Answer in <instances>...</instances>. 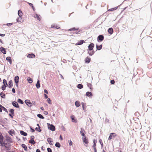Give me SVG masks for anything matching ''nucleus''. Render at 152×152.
<instances>
[{
	"mask_svg": "<svg viewBox=\"0 0 152 152\" xmlns=\"http://www.w3.org/2000/svg\"><path fill=\"white\" fill-rule=\"evenodd\" d=\"M12 142V139L11 138L7 137L4 141V145L5 146L6 149L8 150L9 148V147L10 146V144Z\"/></svg>",
	"mask_w": 152,
	"mask_h": 152,
	"instance_id": "obj_1",
	"label": "nucleus"
},
{
	"mask_svg": "<svg viewBox=\"0 0 152 152\" xmlns=\"http://www.w3.org/2000/svg\"><path fill=\"white\" fill-rule=\"evenodd\" d=\"M47 125L48 129L52 131H54L55 130V126L52 124H50L49 123H47Z\"/></svg>",
	"mask_w": 152,
	"mask_h": 152,
	"instance_id": "obj_2",
	"label": "nucleus"
},
{
	"mask_svg": "<svg viewBox=\"0 0 152 152\" xmlns=\"http://www.w3.org/2000/svg\"><path fill=\"white\" fill-rule=\"evenodd\" d=\"M83 140L84 145L86 147H87L88 142V140L86 139V136H84L83 137Z\"/></svg>",
	"mask_w": 152,
	"mask_h": 152,
	"instance_id": "obj_3",
	"label": "nucleus"
},
{
	"mask_svg": "<svg viewBox=\"0 0 152 152\" xmlns=\"http://www.w3.org/2000/svg\"><path fill=\"white\" fill-rule=\"evenodd\" d=\"M116 136V134L114 133H113L110 134V135L108 138V140H111L112 139L114 138Z\"/></svg>",
	"mask_w": 152,
	"mask_h": 152,
	"instance_id": "obj_4",
	"label": "nucleus"
},
{
	"mask_svg": "<svg viewBox=\"0 0 152 152\" xmlns=\"http://www.w3.org/2000/svg\"><path fill=\"white\" fill-rule=\"evenodd\" d=\"M3 138L2 134L0 133V143L2 145H4Z\"/></svg>",
	"mask_w": 152,
	"mask_h": 152,
	"instance_id": "obj_5",
	"label": "nucleus"
},
{
	"mask_svg": "<svg viewBox=\"0 0 152 152\" xmlns=\"http://www.w3.org/2000/svg\"><path fill=\"white\" fill-rule=\"evenodd\" d=\"M25 103L29 107H31L32 105V104L30 102L29 100H26Z\"/></svg>",
	"mask_w": 152,
	"mask_h": 152,
	"instance_id": "obj_6",
	"label": "nucleus"
},
{
	"mask_svg": "<svg viewBox=\"0 0 152 152\" xmlns=\"http://www.w3.org/2000/svg\"><path fill=\"white\" fill-rule=\"evenodd\" d=\"M15 81L16 85L17 86H18V84L19 82V77L18 76H16L15 77Z\"/></svg>",
	"mask_w": 152,
	"mask_h": 152,
	"instance_id": "obj_7",
	"label": "nucleus"
},
{
	"mask_svg": "<svg viewBox=\"0 0 152 152\" xmlns=\"http://www.w3.org/2000/svg\"><path fill=\"white\" fill-rule=\"evenodd\" d=\"M47 141L50 145H53V141L51 138H48Z\"/></svg>",
	"mask_w": 152,
	"mask_h": 152,
	"instance_id": "obj_8",
	"label": "nucleus"
},
{
	"mask_svg": "<svg viewBox=\"0 0 152 152\" xmlns=\"http://www.w3.org/2000/svg\"><path fill=\"white\" fill-rule=\"evenodd\" d=\"M94 44L93 43H91V44H90L89 45L88 47V49L90 50H93V48L94 47Z\"/></svg>",
	"mask_w": 152,
	"mask_h": 152,
	"instance_id": "obj_9",
	"label": "nucleus"
},
{
	"mask_svg": "<svg viewBox=\"0 0 152 152\" xmlns=\"http://www.w3.org/2000/svg\"><path fill=\"white\" fill-rule=\"evenodd\" d=\"M34 18H37V20L40 21L41 20V17L39 15H38L37 14H36L34 16Z\"/></svg>",
	"mask_w": 152,
	"mask_h": 152,
	"instance_id": "obj_10",
	"label": "nucleus"
},
{
	"mask_svg": "<svg viewBox=\"0 0 152 152\" xmlns=\"http://www.w3.org/2000/svg\"><path fill=\"white\" fill-rule=\"evenodd\" d=\"M0 51H1L3 54H6V51L5 49L2 47H0Z\"/></svg>",
	"mask_w": 152,
	"mask_h": 152,
	"instance_id": "obj_11",
	"label": "nucleus"
},
{
	"mask_svg": "<svg viewBox=\"0 0 152 152\" xmlns=\"http://www.w3.org/2000/svg\"><path fill=\"white\" fill-rule=\"evenodd\" d=\"M84 42V41L83 40H81L77 42L76 44V45H79L82 44Z\"/></svg>",
	"mask_w": 152,
	"mask_h": 152,
	"instance_id": "obj_12",
	"label": "nucleus"
},
{
	"mask_svg": "<svg viewBox=\"0 0 152 152\" xmlns=\"http://www.w3.org/2000/svg\"><path fill=\"white\" fill-rule=\"evenodd\" d=\"M35 57V55L33 53L29 54L27 56V57L30 58H34Z\"/></svg>",
	"mask_w": 152,
	"mask_h": 152,
	"instance_id": "obj_13",
	"label": "nucleus"
},
{
	"mask_svg": "<svg viewBox=\"0 0 152 152\" xmlns=\"http://www.w3.org/2000/svg\"><path fill=\"white\" fill-rule=\"evenodd\" d=\"M12 105L13 106L15 107L16 108H18V104L17 102H14L12 103Z\"/></svg>",
	"mask_w": 152,
	"mask_h": 152,
	"instance_id": "obj_14",
	"label": "nucleus"
},
{
	"mask_svg": "<svg viewBox=\"0 0 152 152\" xmlns=\"http://www.w3.org/2000/svg\"><path fill=\"white\" fill-rule=\"evenodd\" d=\"M17 21L18 22L22 23L23 21V20L22 19V18L20 17L17 19Z\"/></svg>",
	"mask_w": 152,
	"mask_h": 152,
	"instance_id": "obj_15",
	"label": "nucleus"
},
{
	"mask_svg": "<svg viewBox=\"0 0 152 152\" xmlns=\"http://www.w3.org/2000/svg\"><path fill=\"white\" fill-rule=\"evenodd\" d=\"M6 60L8 61L10 64H12V60L11 58L10 57H7L6 58Z\"/></svg>",
	"mask_w": 152,
	"mask_h": 152,
	"instance_id": "obj_16",
	"label": "nucleus"
},
{
	"mask_svg": "<svg viewBox=\"0 0 152 152\" xmlns=\"http://www.w3.org/2000/svg\"><path fill=\"white\" fill-rule=\"evenodd\" d=\"M104 39V37L102 35H100L98 37V39L99 40L102 41Z\"/></svg>",
	"mask_w": 152,
	"mask_h": 152,
	"instance_id": "obj_17",
	"label": "nucleus"
},
{
	"mask_svg": "<svg viewBox=\"0 0 152 152\" xmlns=\"http://www.w3.org/2000/svg\"><path fill=\"white\" fill-rule=\"evenodd\" d=\"M85 130L82 129H81V131L80 132V133L81 134V135L83 136V137L85 136L84 135H85V134H84V133H85Z\"/></svg>",
	"mask_w": 152,
	"mask_h": 152,
	"instance_id": "obj_18",
	"label": "nucleus"
},
{
	"mask_svg": "<svg viewBox=\"0 0 152 152\" xmlns=\"http://www.w3.org/2000/svg\"><path fill=\"white\" fill-rule=\"evenodd\" d=\"M12 86V80H10L9 82V87L10 88H11Z\"/></svg>",
	"mask_w": 152,
	"mask_h": 152,
	"instance_id": "obj_19",
	"label": "nucleus"
},
{
	"mask_svg": "<svg viewBox=\"0 0 152 152\" xmlns=\"http://www.w3.org/2000/svg\"><path fill=\"white\" fill-rule=\"evenodd\" d=\"M20 133L21 135H22L25 136H27V134L23 131H21L20 132Z\"/></svg>",
	"mask_w": 152,
	"mask_h": 152,
	"instance_id": "obj_20",
	"label": "nucleus"
},
{
	"mask_svg": "<svg viewBox=\"0 0 152 152\" xmlns=\"http://www.w3.org/2000/svg\"><path fill=\"white\" fill-rule=\"evenodd\" d=\"M75 105L77 107H78L80 105V103L78 101H76L75 102Z\"/></svg>",
	"mask_w": 152,
	"mask_h": 152,
	"instance_id": "obj_21",
	"label": "nucleus"
},
{
	"mask_svg": "<svg viewBox=\"0 0 152 152\" xmlns=\"http://www.w3.org/2000/svg\"><path fill=\"white\" fill-rule=\"evenodd\" d=\"M36 87L37 88H39L40 87V85L39 83V81L38 80L36 84Z\"/></svg>",
	"mask_w": 152,
	"mask_h": 152,
	"instance_id": "obj_22",
	"label": "nucleus"
},
{
	"mask_svg": "<svg viewBox=\"0 0 152 152\" xmlns=\"http://www.w3.org/2000/svg\"><path fill=\"white\" fill-rule=\"evenodd\" d=\"M18 14L20 17H21L23 15V13L20 10H19L18 12Z\"/></svg>",
	"mask_w": 152,
	"mask_h": 152,
	"instance_id": "obj_23",
	"label": "nucleus"
},
{
	"mask_svg": "<svg viewBox=\"0 0 152 152\" xmlns=\"http://www.w3.org/2000/svg\"><path fill=\"white\" fill-rule=\"evenodd\" d=\"M86 95L87 96H92V95L91 92H87L86 93Z\"/></svg>",
	"mask_w": 152,
	"mask_h": 152,
	"instance_id": "obj_24",
	"label": "nucleus"
},
{
	"mask_svg": "<svg viewBox=\"0 0 152 152\" xmlns=\"http://www.w3.org/2000/svg\"><path fill=\"white\" fill-rule=\"evenodd\" d=\"M108 32L111 34H112L113 33V29L112 28H110L108 29Z\"/></svg>",
	"mask_w": 152,
	"mask_h": 152,
	"instance_id": "obj_25",
	"label": "nucleus"
},
{
	"mask_svg": "<svg viewBox=\"0 0 152 152\" xmlns=\"http://www.w3.org/2000/svg\"><path fill=\"white\" fill-rule=\"evenodd\" d=\"M29 142L31 144H32L34 145V144L36 142H35L34 140H30L29 141Z\"/></svg>",
	"mask_w": 152,
	"mask_h": 152,
	"instance_id": "obj_26",
	"label": "nucleus"
},
{
	"mask_svg": "<svg viewBox=\"0 0 152 152\" xmlns=\"http://www.w3.org/2000/svg\"><path fill=\"white\" fill-rule=\"evenodd\" d=\"M91 61V59L89 58H87L85 59V62L88 63L90 62Z\"/></svg>",
	"mask_w": 152,
	"mask_h": 152,
	"instance_id": "obj_27",
	"label": "nucleus"
},
{
	"mask_svg": "<svg viewBox=\"0 0 152 152\" xmlns=\"http://www.w3.org/2000/svg\"><path fill=\"white\" fill-rule=\"evenodd\" d=\"M96 47L97 49L99 50L102 49V45H100L99 46H98L97 45H96Z\"/></svg>",
	"mask_w": 152,
	"mask_h": 152,
	"instance_id": "obj_28",
	"label": "nucleus"
},
{
	"mask_svg": "<svg viewBox=\"0 0 152 152\" xmlns=\"http://www.w3.org/2000/svg\"><path fill=\"white\" fill-rule=\"evenodd\" d=\"M22 147L25 150L27 151V147L24 144H22Z\"/></svg>",
	"mask_w": 152,
	"mask_h": 152,
	"instance_id": "obj_29",
	"label": "nucleus"
},
{
	"mask_svg": "<svg viewBox=\"0 0 152 152\" xmlns=\"http://www.w3.org/2000/svg\"><path fill=\"white\" fill-rule=\"evenodd\" d=\"M27 80L28 82L30 83H31L33 82L32 80L29 77L28 78Z\"/></svg>",
	"mask_w": 152,
	"mask_h": 152,
	"instance_id": "obj_30",
	"label": "nucleus"
},
{
	"mask_svg": "<svg viewBox=\"0 0 152 152\" xmlns=\"http://www.w3.org/2000/svg\"><path fill=\"white\" fill-rule=\"evenodd\" d=\"M3 83L4 84L3 85L6 86H7V81L5 79H4L3 80Z\"/></svg>",
	"mask_w": 152,
	"mask_h": 152,
	"instance_id": "obj_31",
	"label": "nucleus"
},
{
	"mask_svg": "<svg viewBox=\"0 0 152 152\" xmlns=\"http://www.w3.org/2000/svg\"><path fill=\"white\" fill-rule=\"evenodd\" d=\"M37 116L40 118L43 119L44 118V117L41 114H38Z\"/></svg>",
	"mask_w": 152,
	"mask_h": 152,
	"instance_id": "obj_32",
	"label": "nucleus"
},
{
	"mask_svg": "<svg viewBox=\"0 0 152 152\" xmlns=\"http://www.w3.org/2000/svg\"><path fill=\"white\" fill-rule=\"evenodd\" d=\"M55 146L57 147L60 148L61 146V145L59 142H57L55 144Z\"/></svg>",
	"mask_w": 152,
	"mask_h": 152,
	"instance_id": "obj_33",
	"label": "nucleus"
},
{
	"mask_svg": "<svg viewBox=\"0 0 152 152\" xmlns=\"http://www.w3.org/2000/svg\"><path fill=\"white\" fill-rule=\"evenodd\" d=\"M0 95L1 97L2 98H4L5 97V94L3 92H1L0 94Z\"/></svg>",
	"mask_w": 152,
	"mask_h": 152,
	"instance_id": "obj_34",
	"label": "nucleus"
},
{
	"mask_svg": "<svg viewBox=\"0 0 152 152\" xmlns=\"http://www.w3.org/2000/svg\"><path fill=\"white\" fill-rule=\"evenodd\" d=\"M71 118L72 119V121L73 122H76V121L74 118V117L73 115H72L71 116Z\"/></svg>",
	"mask_w": 152,
	"mask_h": 152,
	"instance_id": "obj_35",
	"label": "nucleus"
},
{
	"mask_svg": "<svg viewBox=\"0 0 152 152\" xmlns=\"http://www.w3.org/2000/svg\"><path fill=\"white\" fill-rule=\"evenodd\" d=\"M83 85L80 84L78 85L77 87L79 89H81L83 88Z\"/></svg>",
	"mask_w": 152,
	"mask_h": 152,
	"instance_id": "obj_36",
	"label": "nucleus"
},
{
	"mask_svg": "<svg viewBox=\"0 0 152 152\" xmlns=\"http://www.w3.org/2000/svg\"><path fill=\"white\" fill-rule=\"evenodd\" d=\"M97 142L96 140H93V143H94V145L93 146V147H96V143Z\"/></svg>",
	"mask_w": 152,
	"mask_h": 152,
	"instance_id": "obj_37",
	"label": "nucleus"
},
{
	"mask_svg": "<svg viewBox=\"0 0 152 152\" xmlns=\"http://www.w3.org/2000/svg\"><path fill=\"white\" fill-rule=\"evenodd\" d=\"M51 27L52 28H56L57 29H58V28H59V27L58 26H55V25L54 24H52L51 25Z\"/></svg>",
	"mask_w": 152,
	"mask_h": 152,
	"instance_id": "obj_38",
	"label": "nucleus"
},
{
	"mask_svg": "<svg viewBox=\"0 0 152 152\" xmlns=\"http://www.w3.org/2000/svg\"><path fill=\"white\" fill-rule=\"evenodd\" d=\"M117 7H114V8H112V9H109L108 10V11H112V10H115L116 9H117Z\"/></svg>",
	"mask_w": 152,
	"mask_h": 152,
	"instance_id": "obj_39",
	"label": "nucleus"
},
{
	"mask_svg": "<svg viewBox=\"0 0 152 152\" xmlns=\"http://www.w3.org/2000/svg\"><path fill=\"white\" fill-rule=\"evenodd\" d=\"M18 102L19 103H21V104H23V102L20 99H19L18 100Z\"/></svg>",
	"mask_w": 152,
	"mask_h": 152,
	"instance_id": "obj_40",
	"label": "nucleus"
},
{
	"mask_svg": "<svg viewBox=\"0 0 152 152\" xmlns=\"http://www.w3.org/2000/svg\"><path fill=\"white\" fill-rule=\"evenodd\" d=\"M35 130L38 132H40L41 131V130L39 128V127H38V128L36 127L35 128Z\"/></svg>",
	"mask_w": 152,
	"mask_h": 152,
	"instance_id": "obj_41",
	"label": "nucleus"
},
{
	"mask_svg": "<svg viewBox=\"0 0 152 152\" xmlns=\"http://www.w3.org/2000/svg\"><path fill=\"white\" fill-rule=\"evenodd\" d=\"M47 101L48 102V103L49 104H51V100H50V98H48L47 99Z\"/></svg>",
	"mask_w": 152,
	"mask_h": 152,
	"instance_id": "obj_42",
	"label": "nucleus"
},
{
	"mask_svg": "<svg viewBox=\"0 0 152 152\" xmlns=\"http://www.w3.org/2000/svg\"><path fill=\"white\" fill-rule=\"evenodd\" d=\"M77 29H76L75 28H72L70 29H69L68 31H74L76 30H77Z\"/></svg>",
	"mask_w": 152,
	"mask_h": 152,
	"instance_id": "obj_43",
	"label": "nucleus"
},
{
	"mask_svg": "<svg viewBox=\"0 0 152 152\" xmlns=\"http://www.w3.org/2000/svg\"><path fill=\"white\" fill-rule=\"evenodd\" d=\"M6 86H4V85H3L2 86V87H1L2 89L3 90H5V89L6 87Z\"/></svg>",
	"mask_w": 152,
	"mask_h": 152,
	"instance_id": "obj_44",
	"label": "nucleus"
},
{
	"mask_svg": "<svg viewBox=\"0 0 152 152\" xmlns=\"http://www.w3.org/2000/svg\"><path fill=\"white\" fill-rule=\"evenodd\" d=\"M69 143L70 146H71L72 145V142L71 140H70L69 141Z\"/></svg>",
	"mask_w": 152,
	"mask_h": 152,
	"instance_id": "obj_45",
	"label": "nucleus"
},
{
	"mask_svg": "<svg viewBox=\"0 0 152 152\" xmlns=\"http://www.w3.org/2000/svg\"><path fill=\"white\" fill-rule=\"evenodd\" d=\"M81 104L82 106L83 110H84V109L85 104L83 102H82L81 103Z\"/></svg>",
	"mask_w": 152,
	"mask_h": 152,
	"instance_id": "obj_46",
	"label": "nucleus"
},
{
	"mask_svg": "<svg viewBox=\"0 0 152 152\" xmlns=\"http://www.w3.org/2000/svg\"><path fill=\"white\" fill-rule=\"evenodd\" d=\"M2 110H3L4 111L6 112H7V109L3 106L2 107Z\"/></svg>",
	"mask_w": 152,
	"mask_h": 152,
	"instance_id": "obj_47",
	"label": "nucleus"
},
{
	"mask_svg": "<svg viewBox=\"0 0 152 152\" xmlns=\"http://www.w3.org/2000/svg\"><path fill=\"white\" fill-rule=\"evenodd\" d=\"M47 151L48 152H52L51 149L49 148H47Z\"/></svg>",
	"mask_w": 152,
	"mask_h": 152,
	"instance_id": "obj_48",
	"label": "nucleus"
},
{
	"mask_svg": "<svg viewBox=\"0 0 152 152\" xmlns=\"http://www.w3.org/2000/svg\"><path fill=\"white\" fill-rule=\"evenodd\" d=\"M14 110L13 109H10V112L12 113V114H14Z\"/></svg>",
	"mask_w": 152,
	"mask_h": 152,
	"instance_id": "obj_49",
	"label": "nucleus"
},
{
	"mask_svg": "<svg viewBox=\"0 0 152 152\" xmlns=\"http://www.w3.org/2000/svg\"><path fill=\"white\" fill-rule=\"evenodd\" d=\"M111 83L112 84H114L115 83V81L114 80H112L110 81Z\"/></svg>",
	"mask_w": 152,
	"mask_h": 152,
	"instance_id": "obj_50",
	"label": "nucleus"
},
{
	"mask_svg": "<svg viewBox=\"0 0 152 152\" xmlns=\"http://www.w3.org/2000/svg\"><path fill=\"white\" fill-rule=\"evenodd\" d=\"M9 133L11 135H12V134L13 133V132L12 131H10L9 132Z\"/></svg>",
	"mask_w": 152,
	"mask_h": 152,
	"instance_id": "obj_51",
	"label": "nucleus"
},
{
	"mask_svg": "<svg viewBox=\"0 0 152 152\" xmlns=\"http://www.w3.org/2000/svg\"><path fill=\"white\" fill-rule=\"evenodd\" d=\"M93 147L94 148V152H96V147Z\"/></svg>",
	"mask_w": 152,
	"mask_h": 152,
	"instance_id": "obj_52",
	"label": "nucleus"
},
{
	"mask_svg": "<svg viewBox=\"0 0 152 152\" xmlns=\"http://www.w3.org/2000/svg\"><path fill=\"white\" fill-rule=\"evenodd\" d=\"M102 140H101V139H100L99 140V142L100 143L102 147L103 146V143L101 142Z\"/></svg>",
	"mask_w": 152,
	"mask_h": 152,
	"instance_id": "obj_53",
	"label": "nucleus"
},
{
	"mask_svg": "<svg viewBox=\"0 0 152 152\" xmlns=\"http://www.w3.org/2000/svg\"><path fill=\"white\" fill-rule=\"evenodd\" d=\"M28 4H29V5L32 7L33 9V6L32 4L31 3H28Z\"/></svg>",
	"mask_w": 152,
	"mask_h": 152,
	"instance_id": "obj_54",
	"label": "nucleus"
},
{
	"mask_svg": "<svg viewBox=\"0 0 152 152\" xmlns=\"http://www.w3.org/2000/svg\"><path fill=\"white\" fill-rule=\"evenodd\" d=\"M2 106L0 104V112H1L2 111Z\"/></svg>",
	"mask_w": 152,
	"mask_h": 152,
	"instance_id": "obj_55",
	"label": "nucleus"
},
{
	"mask_svg": "<svg viewBox=\"0 0 152 152\" xmlns=\"http://www.w3.org/2000/svg\"><path fill=\"white\" fill-rule=\"evenodd\" d=\"M44 92L45 93L48 94V91L46 89H45L44 90Z\"/></svg>",
	"mask_w": 152,
	"mask_h": 152,
	"instance_id": "obj_56",
	"label": "nucleus"
},
{
	"mask_svg": "<svg viewBox=\"0 0 152 152\" xmlns=\"http://www.w3.org/2000/svg\"><path fill=\"white\" fill-rule=\"evenodd\" d=\"M12 91L13 93H15V89L14 88H13L12 89Z\"/></svg>",
	"mask_w": 152,
	"mask_h": 152,
	"instance_id": "obj_57",
	"label": "nucleus"
},
{
	"mask_svg": "<svg viewBox=\"0 0 152 152\" xmlns=\"http://www.w3.org/2000/svg\"><path fill=\"white\" fill-rule=\"evenodd\" d=\"M44 95L45 99H47L48 98V96L46 94H44Z\"/></svg>",
	"mask_w": 152,
	"mask_h": 152,
	"instance_id": "obj_58",
	"label": "nucleus"
},
{
	"mask_svg": "<svg viewBox=\"0 0 152 152\" xmlns=\"http://www.w3.org/2000/svg\"><path fill=\"white\" fill-rule=\"evenodd\" d=\"M5 35V34H0V36H1V37H4V36Z\"/></svg>",
	"mask_w": 152,
	"mask_h": 152,
	"instance_id": "obj_59",
	"label": "nucleus"
},
{
	"mask_svg": "<svg viewBox=\"0 0 152 152\" xmlns=\"http://www.w3.org/2000/svg\"><path fill=\"white\" fill-rule=\"evenodd\" d=\"M88 86L89 87H90V89H91V85L90 84L88 83Z\"/></svg>",
	"mask_w": 152,
	"mask_h": 152,
	"instance_id": "obj_60",
	"label": "nucleus"
},
{
	"mask_svg": "<svg viewBox=\"0 0 152 152\" xmlns=\"http://www.w3.org/2000/svg\"><path fill=\"white\" fill-rule=\"evenodd\" d=\"M30 128H31V132H34V129H32V128L30 127Z\"/></svg>",
	"mask_w": 152,
	"mask_h": 152,
	"instance_id": "obj_61",
	"label": "nucleus"
},
{
	"mask_svg": "<svg viewBox=\"0 0 152 152\" xmlns=\"http://www.w3.org/2000/svg\"><path fill=\"white\" fill-rule=\"evenodd\" d=\"M12 25L11 23H7V25L9 26H10V25Z\"/></svg>",
	"mask_w": 152,
	"mask_h": 152,
	"instance_id": "obj_62",
	"label": "nucleus"
},
{
	"mask_svg": "<svg viewBox=\"0 0 152 152\" xmlns=\"http://www.w3.org/2000/svg\"><path fill=\"white\" fill-rule=\"evenodd\" d=\"M60 77H61V78L62 79H64V77H63V76H62V75H61V74H60Z\"/></svg>",
	"mask_w": 152,
	"mask_h": 152,
	"instance_id": "obj_63",
	"label": "nucleus"
},
{
	"mask_svg": "<svg viewBox=\"0 0 152 152\" xmlns=\"http://www.w3.org/2000/svg\"><path fill=\"white\" fill-rule=\"evenodd\" d=\"M36 152H41L39 149H37L36 151Z\"/></svg>",
	"mask_w": 152,
	"mask_h": 152,
	"instance_id": "obj_64",
	"label": "nucleus"
}]
</instances>
